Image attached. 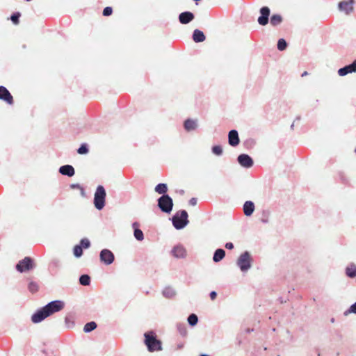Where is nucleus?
<instances>
[{
	"instance_id": "nucleus-1",
	"label": "nucleus",
	"mask_w": 356,
	"mask_h": 356,
	"mask_svg": "<svg viewBox=\"0 0 356 356\" xmlns=\"http://www.w3.org/2000/svg\"><path fill=\"white\" fill-rule=\"evenodd\" d=\"M145 344L149 352L159 351L162 349L161 342L157 339L156 334L153 331H149L145 333Z\"/></svg>"
},
{
	"instance_id": "nucleus-2",
	"label": "nucleus",
	"mask_w": 356,
	"mask_h": 356,
	"mask_svg": "<svg viewBox=\"0 0 356 356\" xmlns=\"http://www.w3.org/2000/svg\"><path fill=\"white\" fill-rule=\"evenodd\" d=\"M252 258L248 251L243 252L236 260V265L241 272L246 273L252 267Z\"/></svg>"
},
{
	"instance_id": "nucleus-3",
	"label": "nucleus",
	"mask_w": 356,
	"mask_h": 356,
	"mask_svg": "<svg viewBox=\"0 0 356 356\" xmlns=\"http://www.w3.org/2000/svg\"><path fill=\"white\" fill-rule=\"evenodd\" d=\"M106 191L102 186H98L94 197V204L96 209L101 210L105 205Z\"/></svg>"
},
{
	"instance_id": "nucleus-4",
	"label": "nucleus",
	"mask_w": 356,
	"mask_h": 356,
	"mask_svg": "<svg viewBox=\"0 0 356 356\" xmlns=\"http://www.w3.org/2000/svg\"><path fill=\"white\" fill-rule=\"evenodd\" d=\"M158 206L162 211L169 213L172 209V200L168 195H163L158 200Z\"/></svg>"
},
{
	"instance_id": "nucleus-5",
	"label": "nucleus",
	"mask_w": 356,
	"mask_h": 356,
	"mask_svg": "<svg viewBox=\"0 0 356 356\" xmlns=\"http://www.w3.org/2000/svg\"><path fill=\"white\" fill-rule=\"evenodd\" d=\"M65 304L61 300H55L49 302L45 307V310L49 316L62 310Z\"/></svg>"
},
{
	"instance_id": "nucleus-6",
	"label": "nucleus",
	"mask_w": 356,
	"mask_h": 356,
	"mask_svg": "<svg viewBox=\"0 0 356 356\" xmlns=\"http://www.w3.org/2000/svg\"><path fill=\"white\" fill-rule=\"evenodd\" d=\"M33 259L29 257H26L24 259L19 261L16 265V269L20 272L29 270L33 268Z\"/></svg>"
},
{
	"instance_id": "nucleus-7",
	"label": "nucleus",
	"mask_w": 356,
	"mask_h": 356,
	"mask_svg": "<svg viewBox=\"0 0 356 356\" xmlns=\"http://www.w3.org/2000/svg\"><path fill=\"white\" fill-rule=\"evenodd\" d=\"M238 163L245 168H250L253 166L254 161L250 156L246 154H241L237 157Z\"/></svg>"
},
{
	"instance_id": "nucleus-8",
	"label": "nucleus",
	"mask_w": 356,
	"mask_h": 356,
	"mask_svg": "<svg viewBox=\"0 0 356 356\" xmlns=\"http://www.w3.org/2000/svg\"><path fill=\"white\" fill-rule=\"evenodd\" d=\"M259 12L261 15L259 17L257 22L260 25L265 26L269 21L270 8L267 6H264L260 8Z\"/></svg>"
},
{
	"instance_id": "nucleus-9",
	"label": "nucleus",
	"mask_w": 356,
	"mask_h": 356,
	"mask_svg": "<svg viewBox=\"0 0 356 356\" xmlns=\"http://www.w3.org/2000/svg\"><path fill=\"white\" fill-rule=\"evenodd\" d=\"M354 3L355 0L342 1L339 3L338 8L341 12H343L346 15H348L353 12Z\"/></svg>"
},
{
	"instance_id": "nucleus-10",
	"label": "nucleus",
	"mask_w": 356,
	"mask_h": 356,
	"mask_svg": "<svg viewBox=\"0 0 356 356\" xmlns=\"http://www.w3.org/2000/svg\"><path fill=\"white\" fill-rule=\"evenodd\" d=\"M100 259L106 265L112 264L114 261V254L108 249H104L100 252Z\"/></svg>"
},
{
	"instance_id": "nucleus-11",
	"label": "nucleus",
	"mask_w": 356,
	"mask_h": 356,
	"mask_svg": "<svg viewBox=\"0 0 356 356\" xmlns=\"http://www.w3.org/2000/svg\"><path fill=\"white\" fill-rule=\"evenodd\" d=\"M355 72H356V59L352 63L339 69L337 72L340 76H344L348 74Z\"/></svg>"
},
{
	"instance_id": "nucleus-12",
	"label": "nucleus",
	"mask_w": 356,
	"mask_h": 356,
	"mask_svg": "<svg viewBox=\"0 0 356 356\" xmlns=\"http://www.w3.org/2000/svg\"><path fill=\"white\" fill-rule=\"evenodd\" d=\"M183 127L187 132L194 131L198 128V120L188 118L184 122Z\"/></svg>"
},
{
	"instance_id": "nucleus-13",
	"label": "nucleus",
	"mask_w": 356,
	"mask_h": 356,
	"mask_svg": "<svg viewBox=\"0 0 356 356\" xmlns=\"http://www.w3.org/2000/svg\"><path fill=\"white\" fill-rule=\"evenodd\" d=\"M0 99L10 105L13 104L14 102L13 96L4 86H0Z\"/></svg>"
},
{
	"instance_id": "nucleus-14",
	"label": "nucleus",
	"mask_w": 356,
	"mask_h": 356,
	"mask_svg": "<svg viewBox=\"0 0 356 356\" xmlns=\"http://www.w3.org/2000/svg\"><path fill=\"white\" fill-rule=\"evenodd\" d=\"M240 143L238 133L236 129H232L228 133V143L232 147H236Z\"/></svg>"
},
{
	"instance_id": "nucleus-15",
	"label": "nucleus",
	"mask_w": 356,
	"mask_h": 356,
	"mask_svg": "<svg viewBox=\"0 0 356 356\" xmlns=\"http://www.w3.org/2000/svg\"><path fill=\"white\" fill-rule=\"evenodd\" d=\"M48 316H49L47 314V311L45 310V307H44L31 316V321L34 323H38L41 322Z\"/></svg>"
},
{
	"instance_id": "nucleus-16",
	"label": "nucleus",
	"mask_w": 356,
	"mask_h": 356,
	"mask_svg": "<svg viewBox=\"0 0 356 356\" xmlns=\"http://www.w3.org/2000/svg\"><path fill=\"white\" fill-rule=\"evenodd\" d=\"M255 206L252 201H245L243 206V210L244 215L246 216H250L254 211Z\"/></svg>"
},
{
	"instance_id": "nucleus-17",
	"label": "nucleus",
	"mask_w": 356,
	"mask_h": 356,
	"mask_svg": "<svg viewBox=\"0 0 356 356\" xmlns=\"http://www.w3.org/2000/svg\"><path fill=\"white\" fill-rule=\"evenodd\" d=\"M188 215L186 210L179 211V229L185 228L189 223Z\"/></svg>"
},
{
	"instance_id": "nucleus-18",
	"label": "nucleus",
	"mask_w": 356,
	"mask_h": 356,
	"mask_svg": "<svg viewBox=\"0 0 356 356\" xmlns=\"http://www.w3.org/2000/svg\"><path fill=\"white\" fill-rule=\"evenodd\" d=\"M194 19V15L190 11H185L179 14V22L186 24Z\"/></svg>"
},
{
	"instance_id": "nucleus-19",
	"label": "nucleus",
	"mask_w": 356,
	"mask_h": 356,
	"mask_svg": "<svg viewBox=\"0 0 356 356\" xmlns=\"http://www.w3.org/2000/svg\"><path fill=\"white\" fill-rule=\"evenodd\" d=\"M192 38L193 41L196 43L204 42L206 39L204 33L199 29L194 30Z\"/></svg>"
},
{
	"instance_id": "nucleus-20",
	"label": "nucleus",
	"mask_w": 356,
	"mask_h": 356,
	"mask_svg": "<svg viewBox=\"0 0 356 356\" xmlns=\"http://www.w3.org/2000/svg\"><path fill=\"white\" fill-rule=\"evenodd\" d=\"M59 172L63 175L72 177L74 175V169L72 165H63L59 169Z\"/></svg>"
},
{
	"instance_id": "nucleus-21",
	"label": "nucleus",
	"mask_w": 356,
	"mask_h": 356,
	"mask_svg": "<svg viewBox=\"0 0 356 356\" xmlns=\"http://www.w3.org/2000/svg\"><path fill=\"white\" fill-rule=\"evenodd\" d=\"M225 257V251L222 248H218L214 252L213 260L214 262L218 263L222 260Z\"/></svg>"
},
{
	"instance_id": "nucleus-22",
	"label": "nucleus",
	"mask_w": 356,
	"mask_h": 356,
	"mask_svg": "<svg viewBox=\"0 0 356 356\" xmlns=\"http://www.w3.org/2000/svg\"><path fill=\"white\" fill-rule=\"evenodd\" d=\"M346 275L350 278L356 277V265L355 264H350L346 268Z\"/></svg>"
},
{
	"instance_id": "nucleus-23",
	"label": "nucleus",
	"mask_w": 356,
	"mask_h": 356,
	"mask_svg": "<svg viewBox=\"0 0 356 356\" xmlns=\"http://www.w3.org/2000/svg\"><path fill=\"white\" fill-rule=\"evenodd\" d=\"M270 24L273 26H277L282 22V17L279 14H274L270 19Z\"/></svg>"
},
{
	"instance_id": "nucleus-24",
	"label": "nucleus",
	"mask_w": 356,
	"mask_h": 356,
	"mask_svg": "<svg viewBox=\"0 0 356 356\" xmlns=\"http://www.w3.org/2000/svg\"><path fill=\"white\" fill-rule=\"evenodd\" d=\"M138 226V222H134L133 224V227L134 228V236L138 241H141L144 238V235H143L142 230L137 228Z\"/></svg>"
},
{
	"instance_id": "nucleus-25",
	"label": "nucleus",
	"mask_w": 356,
	"mask_h": 356,
	"mask_svg": "<svg viewBox=\"0 0 356 356\" xmlns=\"http://www.w3.org/2000/svg\"><path fill=\"white\" fill-rule=\"evenodd\" d=\"M168 191V187L165 184H159L155 187V191L159 194L165 195Z\"/></svg>"
},
{
	"instance_id": "nucleus-26",
	"label": "nucleus",
	"mask_w": 356,
	"mask_h": 356,
	"mask_svg": "<svg viewBox=\"0 0 356 356\" xmlns=\"http://www.w3.org/2000/svg\"><path fill=\"white\" fill-rule=\"evenodd\" d=\"M187 321L191 326H195L198 322L197 316L195 314H191L188 316Z\"/></svg>"
},
{
	"instance_id": "nucleus-27",
	"label": "nucleus",
	"mask_w": 356,
	"mask_h": 356,
	"mask_svg": "<svg viewBox=\"0 0 356 356\" xmlns=\"http://www.w3.org/2000/svg\"><path fill=\"white\" fill-rule=\"evenodd\" d=\"M97 327V324L94 321H91L85 325L83 330L85 332H89L94 330Z\"/></svg>"
},
{
	"instance_id": "nucleus-28",
	"label": "nucleus",
	"mask_w": 356,
	"mask_h": 356,
	"mask_svg": "<svg viewBox=\"0 0 356 356\" xmlns=\"http://www.w3.org/2000/svg\"><path fill=\"white\" fill-rule=\"evenodd\" d=\"M79 282L81 285L88 286L90 282V277L88 275H83L79 278Z\"/></svg>"
},
{
	"instance_id": "nucleus-29",
	"label": "nucleus",
	"mask_w": 356,
	"mask_h": 356,
	"mask_svg": "<svg viewBox=\"0 0 356 356\" xmlns=\"http://www.w3.org/2000/svg\"><path fill=\"white\" fill-rule=\"evenodd\" d=\"M211 152L213 154L220 156L222 154L223 150L220 145H214L211 147Z\"/></svg>"
},
{
	"instance_id": "nucleus-30",
	"label": "nucleus",
	"mask_w": 356,
	"mask_h": 356,
	"mask_svg": "<svg viewBox=\"0 0 356 356\" xmlns=\"http://www.w3.org/2000/svg\"><path fill=\"white\" fill-rule=\"evenodd\" d=\"M277 49L280 50V51H284L286 49V47H287V43L286 42V40L283 38H280L277 41Z\"/></svg>"
},
{
	"instance_id": "nucleus-31",
	"label": "nucleus",
	"mask_w": 356,
	"mask_h": 356,
	"mask_svg": "<svg viewBox=\"0 0 356 356\" xmlns=\"http://www.w3.org/2000/svg\"><path fill=\"white\" fill-rule=\"evenodd\" d=\"M73 252L75 257H80L83 254L82 247L79 245H75L74 248Z\"/></svg>"
},
{
	"instance_id": "nucleus-32",
	"label": "nucleus",
	"mask_w": 356,
	"mask_h": 356,
	"mask_svg": "<svg viewBox=\"0 0 356 356\" xmlns=\"http://www.w3.org/2000/svg\"><path fill=\"white\" fill-rule=\"evenodd\" d=\"M350 314H356V302L350 305V307L344 312L343 314L345 316H348Z\"/></svg>"
},
{
	"instance_id": "nucleus-33",
	"label": "nucleus",
	"mask_w": 356,
	"mask_h": 356,
	"mask_svg": "<svg viewBox=\"0 0 356 356\" xmlns=\"http://www.w3.org/2000/svg\"><path fill=\"white\" fill-rule=\"evenodd\" d=\"M29 289L31 293H35L38 290V285L34 282H31L29 284Z\"/></svg>"
},
{
	"instance_id": "nucleus-34",
	"label": "nucleus",
	"mask_w": 356,
	"mask_h": 356,
	"mask_svg": "<svg viewBox=\"0 0 356 356\" xmlns=\"http://www.w3.org/2000/svg\"><path fill=\"white\" fill-rule=\"evenodd\" d=\"M77 152L80 154H87L88 152L87 145L86 144L81 145V147L78 149Z\"/></svg>"
},
{
	"instance_id": "nucleus-35",
	"label": "nucleus",
	"mask_w": 356,
	"mask_h": 356,
	"mask_svg": "<svg viewBox=\"0 0 356 356\" xmlns=\"http://www.w3.org/2000/svg\"><path fill=\"white\" fill-rule=\"evenodd\" d=\"M20 17V13H16L15 14H13L10 19L12 20V22L15 24H18L19 21V18Z\"/></svg>"
},
{
	"instance_id": "nucleus-36",
	"label": "nucleus",
	"mask_w": 356,
	"mask_h": 356,
	"mask_svg": "<svg viewBox=\"0 0 356 356\" xmlns=\"http://www.w3.org/2000/svg\"><path fill=\"white\" fill-rule=\"evenodd\" d=\"M80 243H81V246L84 248H88L90 245L89 240L87 238L81 239Z\"/></svg>"
},
{
	"instance_id": "nucleus-37",
	"label": "nucleus",
	"mask_w": 356,
	"mask_h": 356,
	"mask_svg": "<svg viewBox=\"0 0 356 356\" xmlns=\"http://www.w3.org/2000/svg\"><path fill=\"white\" fill-rule=\"evenodd\" d=\"M113 9L111 7H106L103 10V15L104 16H109L112 14Z\"/></svg>"
},
{
	"instance_id": "nucleus-38",
	"label": "nucleus",
	"mask_w": 356,
	"mask_h": 356,
	"mask_svg": "<svg viewBox=\"0 0 356 356\" xmlns=\"http://www.w3.org/2000/svg\"><path fill=\"white\" fill-rule=\"evenodd\" d=\"M186 249L179 245V258H184L186 257Z\"/></svg>"
},
{
	"instance_id": "nucleus-39",
	"label": "nucleus",
	"mask_w": 356,
	"mask_h": 356,
	"mask_svg": "<svg viewBox=\"0 0 356 356\" xmlns=\"http://www.w3.org/2000/svg\"><path fill=\"white\" fill-rule=\"evenodd\" d=\"M70 188H72V189H74V188H78V189H79V190H80V191H81V194L82 195H84V189H83V187H81L79 184H71V185H70Z\"/></svg>"
},
{
	"instance_id": "nucleus-40",
	"label": "nucleus",
	"mask_w": 356,
	"mask_h": 356,
	"mask_svg": "<svg viewBox=\"0 0 356 356\" xmlns=\"http://www.w3.org/2000/svg\"><path fill=\"white\" fill-rule=\"evenodd\" d=\"M163 295L168 298H170L171 296L175 295V293L172 291L170 289H165L163 292Z\"/></svg>"
},
{
	"instance_id": "nucleus-41",
	"label": "nucleus",
	"mask_w": 356,
	"mask_h": 356,
	"mask_svg": "<svg viewBox=\"0 0 356 356\" xmlns=\"http://www.w3.org/2000/svg\"><path fill=\"white\" fill-rule=\"evenodd\" d=\"M173 226L178 229V213L174 215L172 219Z\"/></svg>"
},
{
	"instance_id": "nucleus-42",
	"label": "nucleus",
	"mask_w": 356,
	"mask_h": 356,
	"mask_svg": "<svg viewBox=\"0 0 356 356\" xmlns=\"http://www.w3.org/2000/svg\"><path fill=\"white\" fill-rule=\"evenodd\" d=\"M178 247L177 246H175L172 250H171V254L175 257H178Z\"/></svg>"
},
{
	"instance_id": "nucleus-43",
	"label": "nucleus",
	"mask_w": 356,
	"mask_h": 356,
	"mask_svg": "<svg viewBox=\"0 0 356 356\" xmlns=\"http://www.w3.org/2000/svg\"><path fill=\"white\" fill-rule=\"evenodd\" d=\"M189 204L191 205V206H195L197 204V199L195 198V197H192L189 200Z\"/></svg>"
},
{
	"instance_id": "nucleus-44",
	"label": "nucleus",
	"mask_w": 356,
	"mask_h": 356,
	"mask_svg": "<svg viewBox=\"0 0 356 356\" xmlns=\"http://www.w3.org/2000/svg\"><path fill=\"white\" fill-rule=\"evenodd\" d=\"M225 246L228 250H232L234 248V244L231 242L226 243Z\"/></svg>"
},
{
	"instance_id": "nucleus-45",
	"label": "nucleus",
	"mask_w": 356,
	"mask_h": 356,
	"mask_svg": "<svg viewBox=\"0 0 356 356\" xmlns=\"http://www.w3.org/2000/svg\"><path fill=\"white\" fill-rule=\"evenodd\" d=\"M209 296L211 300H214L217 296V293L216 291H211L209 294Z\"/></svg>"
},
{
	"instance_id": "nucleus-46",
	"label": "nucleus",
	"mask_w": 356,
	"mask_h": 356,
	"mask_svg": "<svg viewBox=\"0 0 356 356\" xmlns=\"http://www.w3.org/2000/svg\"><path fill=\"white\" fill-rule=\"evenodd\" d=\"M261 221L263 223H268V218H262L261 219Z\"/></svg>"
},
{
	"instance_id": "nucleus-47",
	"label": "nucleus",
	"mask_w": 356,
	"mask_h": 356,
	"mask_svg": "<svg viewBox=\"0 0 356 356\" xmlns=\"http://www.w3.org/2000/svg\"><path fill=\"white\" fill-rule=\"evenodd\" d=\"M308 74L307 72H304L302 74V76H307Z\"/></svg>"
},
{
	"instance_id": "nucleus-48",
	"label": "nucleus",
	"mask_w": 356,
	"mask_h": 356,
	"mask_svg": "<svg viewBox=\"0 0 356 356\" xmlns=\"http://www.w3.org/2000/svg\"><path fill=\"white\" fill-rule=\"evenodd\" d=\"M252 331H253V329H249V328H248V329H247V330H246V332H247L248 333H250V332H252Z\"/></svg>"
},
{
	"instance_id": "nucleus-49",
	"label": "nucleus",
	"mask_w": 356,
	"mask_h": 356,
	"mask_svg": "<svg viewBox=\"0 0 356 356\" xmlns=\"http://www.w3.org/2000/svg\"><path fill=\"white\" fill-rule=\"evenodd\" d=\"M200 356H210L208 354H201Z\"/></svg>"
},
{
	"instance_id": "nucleus-50",
	"label": "nucleus",
	"mask_w": 356,
	"mask_h": 356,
	"mask_svg": "<svg viewBox=\"0 0 356 356\" xmlns=\"http://www.w3.org/2000/svg\"><path fill=\"white\" fill-rule=\"evenodd\" d=\"M184 193V191H180L179 190V194H183Z\"/></svg>"
},
{
	"instance_id": "nucleus-51",
	"label": "nucleus",
	"mask_w": 356,
	"mask_h": 356,
	"mask_svg": "<svg viewBox=\"0 0 356 356\" xmlns=\"http://www.w3.org/2000/svg\"><path fill=\"white\" fill-rule=\"evenodd\" d=\"M293 127H294V124L293 123V124H291V129H293Z\"/></svg>"
},
{
	"instance_id": "nucleus-52",
	"label": "nucleus",
	"mask_w": 356,
	"mask_h": 356,
	"mask_svg": "<svg viewBox=\"0 0 356 356\" xmlns=\"http://www.w3.org/2000/svg\"><path fill=\"white\" fill-rule=\"evenodd\" d=\"M334 321V318H332V319H331V322H332V323H333Z\"/></svg>"
},
{
	"instance_id": "nucleus-53",
	"label": "nucleus",
	"mask_w": 356,
	"mask_h": 356,
	"mask_svg": "<svg viewBox=\"0 0 356 356\" xmlns=\"http://www.w3.org/2000/svg\"><path fill=\"white\" fill-rule=\"evenodd\" d=\"M179 332L182 334V332L181 331V330H179Z\"/></svg>"
},
{
	"instance_id": "nucleus-54",
	"label": "nucleus",
	"mask_w": 356,
	"mask_h": 356,
	"mask_svg": "<svg viewBox=\"0 0 356 356\" xmlns=\"http://www.w3.org/2000/svg\"><path fill=\"white\" fill-rule=\"evenodd\" d=\"M355 152L356 153V148L355 149Z\"/></svg>"
},
{
	"instance_id": "nucleus-55",
	"label": "nucleus",
	"mask_w": 356,
	"mask_h": 356,
	"mask_svg": "<svg viewBox=\"0 0 356 356\" xmlns=\"http://www.w3.org/2000/svg\"><path fill=\"white\" fill-rule=\"evenodd\" d=\"M277 356H280V355H277Z\"/></svg>"
}]
</instances>
